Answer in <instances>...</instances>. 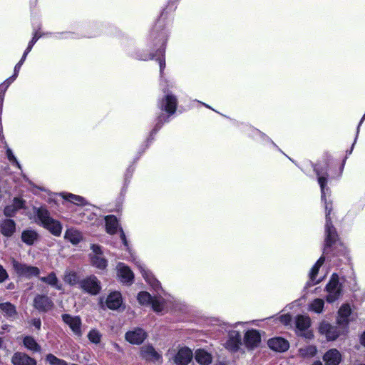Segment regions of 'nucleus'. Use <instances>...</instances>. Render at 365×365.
<instances>
[{"mask_svg": "<svg viewBox=\"0 0 365 365\" xmlns=\"http://www.w3.org/2000/svg\"><path fill=\"white\" fill-rule=\"evenodd\" d=\"M354 145L353 143L350 150H346V155L352 153ZM346 158L347 156L343 159L341 163L339 165L337 172L334 175H329V171H331L334 168V160L331 154L328 152L324 153L322 163H312L313 170L317 177V181L320 186L321 200L324 202L325 210L324 230H327L329 234L330 233V229L336 227L334 226L332 222L334 215L332 212L334 210L333 202L327 199V195L329 196L331 193L330 188L327 186L328 180L329 178H339L341 175Z\"/></svg>", "mask_w": 365, "mask_h": 365, "instance_id": "nucleus-1", "label": "nucleus"}, {"mask_svg": "<svg viewBox=\"0 0 365 365\" xmlns=\"http://www.w3.org/2000/svg\"><path fill=\"white\" fill-rule=\"evenodd\" d=\"M163 93L164 96L158 100L157 107L165 113H162L158 115L156 123L147 138V147L153 142L154 136L163 127V124L170 121V118L176 113L178 108V100L177 96L169 91L168 88H163Z\"/></svg>", "mask_w": 365, "mask_h": 365, "instance_id": "nucleus-2", "label": "nucleus"}, {"mask_svg": "<svg viewBox=\"0 0 365 365\" xmlns=\"http://www.w3.org/2000/svg\"><path fill=\"white\" fill-rule=\"evenodd\" d=\"M166 18L167 12L163 9L148 36V46L153 53H156V56L160 53H165L166 51L168 40V31L165 26Z\"/></svg>", "mask_w": 365, "mask_h": 365, "instance_id": "nucleus-3", "label": "nucleus"}, {"mask_svg": "<svg viewBox=\"0 0 365 365\" xmlns=\"http://www.w3.org/2000/svg\"><path fill=\"white\" fill-rule=\"evenodd\" d=\"M323 252L330 257H348V250L341 241L336 228L330 229V233L325 230Z\"/></svg>", "mask_w": 365, "mask_h": 365, "instance_id": "nucleus-4", "label": "nucleus"}, {"mask_svg": "<svg viewBox=\"0 0 365 365\" xmlns=\"http://www.w3.org/2000/svg\"><path fill=\"white\" fill-rule=\"evenodd\" d=\"M36 221L42 227L48 230L55 237H60L63 230L61 222L51 217L50 212L45 206L34 207Z\"/></svg>", "mask_w": 365, "mask_h": 365, "instance_id": "nucleus-5", "label": "nucleus"}, {"mask_svg": "<svg viewBox=\"0 0 365 365\" xmlns=\"http://www.w3.org/2000/svg\"><path fill=\"white\" fill-rule=\"evenodd\" d=\"M325 290L328 293L326 296L328 303H333L340 297L342 293V284L339 283V277L336 273L331 274Z\"/></svg>", "mask_w": 365, "mask_h": 365, "instance_id": "nucleus-6", "label": "nucleus"}, {"mask_svg": "<svg viewBox=\"0 0 365 365\" xmlns=\"http://www.w3.org/2000/svg\"><path fill=\"white\" fill-rule=\"evenodd\" d=\"M295 325L297 328L296 334L299 336L306 339H312L314 334L312 330H309L311 327V319L309 316L297 315L295 318Z\"/></svg>", "mask_w": 365, "mask_h": 365, "instance_id": "nucleus-7", "label": "nucleus"}, {"mask_svg": "<svg viewBox=\"0 0 365 365\" xmlns=\"http://www.w3.org/2000/svg\"><path fill=\"white\" fill-rule=\"evenodd\" d=\"M11 264L13 269L19 277L30 279L32 277H38L40 274L38 267L21 263L14 258H12Z\"/></svg>", "mask_w": 365, "mask_h": 365, "instance_id": "nucleus-8", "label": "nucleus"}, {"mask_svg": "<svg viewBox=\"0 0 365 365\" xmlns=\"http://www.w3.org/2000/svg\"><path fill=\"white\" fill-rule=\"evenodd\" d=\"M319 332L324 335L327 341H335L339 336L346 334L339 326L331 325L326 321L319 324Z\"/></svg>", "mask_w": 365, "mask_h": 365, "instance_id": "nucleus-9", "label": "nucleus"}, {"mask_svg": "<svg viewBox=\"0 0 365 365\" xmlns=\"http://www.w3.org/2000/svg\"><path fill=\"white\" fill-rule=\"evenodd\" d=\"M80 288L91 295L98 294L101 289L100 282L94 275H91L82 279L80 282Z\"/></svg>", "mask_w": 365, "mask_h": 365, "instance_id": "nucleus-10", "label": "nucleus"}, {"mask_svg": "<svg viewBox=\"0 0 365 365\" xmlns=\"http://www.w3.org/2000/svg\"><path fill=\"white\" fill-rule=\"evenodd\" d=\"M34 307L39 312L46 313L54 306L52 299L46 294H36L33 302Z\"/></svg>", "mask_w": 365, "mask_h": 365, "instance_id": "nucleus-11", "label": "nucleus"}, {"mask_svg": "<svg viewBox=\"0 0 365 365\" xmlns=\"http://www.w3.org/2000/svg\"><path fill=\"white\" fill-rule=\"evenodd\" d=\"M61 318L63 322L70 327L75 335L77 336H82V322L79 316H71L69 314H63Z\"/></svg>", "mask_w": 365, "mask_h": 365, "instance_id": "nucleus-12", "label": "nucleus"}, {"mask_svg": "<svg viewBox=\"0 0 365 365\" xmlns=\"http://www.w3.org/2000/svg\"><path fill=\"white\" fill-rule=\"evenodd\" d=\"M148 334L143 329L136 327L133 330L128 331L125 334V340L131 344L140 345L147 338Z\"/></svg>", "mask_w": 365, "mask_h": 365, "instance_id": "nucleus-13", "label": "nucleus"}, {"mask_svg": "<svg viewBox=\"0 0 365 365\" xmlns=\"http://www.w3.org/2000/svg\"><path fill=\"white\" fill-rule=\"evenodd\" d=\"M244 343L245 346L250 350L259 346L261 343V334L257 329L247 330L244 336Z\"/></svg>", "mask_w": 365, "mask_h": 365, "instance_id": "nucleus-14", "label": "nucleus"}, {"mask_svg": "<svg viewBox=\"0 0 365 365\" xmlns=\"http://www.w3.org/2000/svg\"><path fill=\"white\" fill-rule=\"evenodd\" d=\"M140 356L142 359L156 362L162 360V356L158 354L152 345H145L140 348Z\"/></svg>", "mask_w": 365, "mask_h": 365, "instance_id": "nucleus-15", "label": "nucleus"}, {"mask_svg": "<svg viewBox=\"0 0 365 365\" xmlns=\"http://www.w3.org/2000/svg\"><path fill=\"white\" fill-rule=\"evenodd\" d=\"M242 344L241 335L237 331H231L229 333L228 339L226 341L225 347L232 352H237Z\"/></svg>", "mask_w": 365, "mask_h": 365, "instance_id": "nucleus-16", "label": "nucleus"}, {"mask_svg": "<svg viewBox=\"0 0 365 365\" xmlns=\"http://www.w3.org/2000/svg\"><path fill=\"white\" fill-rule=\"evenodd\" d=\"M192 359V350L184 346L178 350L175 356V363L178 365H187Z\"/></svg>", "mask_w": 365, "mask_h": 365, "instance_id": "nucleus-17", "label": "nucleus"}, {"mask_svg": "<svg viewBox=\"0 0 365 365\" xmlns=\"http://www.w3.org/2000/svg\"><path fill=\"white\" fill-rule=\"evenodd\" d=\"M13 365H36V361L34 358L29 356L24 352L16 351L11 357Z\"/></svg>", "mask_w": 365, "mask_h": 365, "instance_id": "nucleus-18", "label": "nucleus"}, {"mask_svg": "<svg viewBox=\"0 0 365 365\" xmlns=\"http://www.w3.org/2000/svg\"><path fill=\"white\" fill-rule=\"evenodd\" d=\"M267 344L272 350L278 352H284L289 348V341L282 337L269 339Z\"/></svg>", "mask_w": 365, "mask_h": 365, "instance_id": "nucleus-19", "label": "nucleus"}, {"mask_svg": "<svg viewBox=\"0 0 365 365\" xmlns=\"http://www.w3.org/2000/svg\"><path fill=\"white\" fill-rule=\"evenodd\" d=\"M322 359L325 365H339L342 360V356L339 350L333 348L329 349Z\"/></svg>", "mask_w": 365, "mask_h": 365, "instance_id": "nucleus-20", "label": "nucleus"}, {"mask_svg": "<svg viewBox=\"0 0 365 365\" xmlns=\"http://www.w3.org/2000/svg\"><path fill=\"white\" fill-rule=\"evenodd\" d=\"M106 306L109 309L116 310L120 307L123 304V299L120 292H113L108 294L106 302Z\"/></svg>", "mask_w": 365, "mask_h": 365, "instance_id": "nucleus-21", "label": "nucleus"}, {"mask_svg": "<svg viewBox=\"0 0 365 365\" xmlns=\"http://www.w3.org/2000/svg\"><path fill=\"white\" fill-rule=\"evenodd\" d=\"M1 233L7 237H11L16 232V222L11 219H5L0 223Z\"/></svg>", "mask_w": 365, "mask_h": 365, "instance_id": "nucleus-22", "label": "nucleus"}, {"mask_svg": "<svg viewBox=\"0 0 365 365\" xmlns=\"http://www.w3.org/2000/svg\"><path fill=\"white\" fill-rule=\"evenodd\" d=\"M39 235L34 230H24L21 232V241L26 245L31 246L38 240Z\"/></svg>", "mask_w": 365, "mask_h": 365, "instance_id": "nucleus-23", "label": "nucleus"}, {"mask_svg": "<svg viewBox=\"0 0 365 365\" xmlns=\"http://www.w3.org/2000/svg\"><path fill=\"white\" fill-rule=\"evenodd\" d=\"M106 231L108 234L113 235L117 233L119 226L118 220L113 215H107L105 217Z\"/></svg>", "mask_w": 365, "mask_h": 365, "instance_id": "nucleus-24", "label": "nucleus"}, {"mask_svg": "<svg viewBox=\"0 0 365 365\" xmlns=\"http://www.w3.org/2000/svg\"><path fill=\"white\" fill-rule=\"evenodd\" d=\"M0 311L7 318L17 315L16 307L9 302L0 303Z\"/></svg>", "mask_w": 365, "mask_h": 365, "instance_id": "nucleus-25", "label": "nucleus"}, {"mask_svg": "<svg viewBox=\"0 0 365 365\" xmlns=\"http://www.w3.org/2000/svg\"><path fill=\"white\" fill-rule=\"evenodd\" d=\"M195 359L202 365H208L212 362L211 354L203 349H198L195 352Z\"/></svg>", "mask_w": 365, "mask_h": 365, "instance_id": "nucleus-26", "label": "nucleus"}, {"mask_svg": "<svg viewBox=\"0 0 365 365\" xmlns=\"http://www.w3.org/2000/svg\"><path fill=\"white\" fill-rule=\"evenodd\" d=\"M64 237L73 245H78L83 239L81 233L73 229H68Z\"/></svg>", "mask_w": 365, "mask_h": 365, "instance_id": "nucleus-27", "label": "nucleus"}, {"mask_svg": "<svg viewBox=\"0 0 365 365\" xmlns=\"http://www.w3.org/2000/svg\"><path fill=\"white\" fill-rule=\"evenodd\" d=\"M23 344L27 349L34 352H40L41 351V346L31 336H24L23 338Z\"/></svg>", "mask_w": 365, "mask_h": 365, "instance_id": "nucleus-28", "label": "nucleus"}, {"mask_svg": "<svg viewBox=\"0 0 365 365\" xmlns=\"http://www.w3.org/2000/svg\"><path fill=\"white\" fill-rule=\"evenodd\" d=\"M63 198L78 206H84L87 205L86 200L82 196L74 195L72 193H65L62 195Z\"/></svg>", "mask_w": 365, "mask_h": 365, "instance_id": "nucleus-29", "label": "nucleus"}, {"mask_svg": "<svg viewBox=\"0 0 365 365\" xmlns=\"http://www.w3.org/2000/svg\"><path fill=\"white\" fill-rule=\"evenodd\" d=\"M119 276L123 282H132L134 279V274L128 266H123L119 269Z\"/></svg>", "mask_w": 365, "mask_h": 365, "instance_id": "nucleus-30", "label": "nucleus"}, {"mask_svg": "<svg viewBox=\"0 0 365 365\" xmlns=\"http://www.w3.org/2000/svg\"><path fill=\"white\" fill-rule=\"evenodd\" d=\"M39 279L51 287H56L57 289H61V286L58 285V279L56 277V274L54 272H50L46 277H41Z\"/></svg>", "mask_w": 365, "mask_h": 365, "instance_id": "nucleus-31", "label": "nucleus"}, {"mask_svg": "<svg viewBox=\"0 0 365 365\" xmlns=\"http://www.w3.org/2000/svg\"><path fill=\"white\" fill-rule=\"evenodd\" d=\"M90 258L91 264L100 269H104L108 266L106 259L101 257V255H90Z\"/></svg>", "mask_w": 365, "mask_h": 365, "instance_id": "nucleus-32", "label": "nucleus"}, {"mask_svg": "<svg viewBox=\"0 0 365 365\" xmlns=\"http://www.w3.org/2000/svg\"><path fill=\"white\" fill-rule=\"evenodd\" d=\"M324 261L325 257L322 255L318 259V260L312 267L309 273V277L312 281L316 280V277L319 273V270L320 267L322 266V264L324 263Z\"/></svg>", "mask_w": 365, "mask_h": 365, "instance_id": "nucleus-33", "label": "nucleus"}, {"mask_svg": "<svg viewBox=\"0 0 365 365\" xmlns=\"http://www.w3.org/2000/svg\"><path fill=\"white\" fill-rule=\"evenodd\" d=\"M64 280L67 284H68L71 286H75L76 284L80 285V282L81 281L80 280V277L78 273L73 271L67 273L65 275Z\"/></svg>", "mask_w": 365, "mask_h": 365, "instance_id": "nucleus-34", "label": "nucleus"}, {"mask_svg": "<svg viewBox=\"0 0 365 365\" xmlns=\"http://www.w3.org/2000/svg\"><path fill=\"white\" fill-rule=\"evenodd\" d=\"M324 307V302L322 299H314L309 304V309L315 313L320 314L323 312Z\"/></svg>", "mask_w": 365, "mask_h": 365, "instance_id": "nucleus-35", "label": "nucleus"}, {"mask_svg": "<svg viewBox=\"0 0 365 365\" xmlns=\"http://www.w3.org/2000/svg\"><path fill=\"white\" fill-rule=\"evenodd\" d=\"M153 297L146 291H141L138 294L137 299L141 305H150Z\"/></svg>", "mask_w": 365, "mask_h": 365, "instance_id": "nucleus-36", "label": "nucleus"}, {"mask_svg": "<svg viewBox=\"0 0 365 365\" xmlns=\"http://www.w3.org/2000/svg\"><path fill=\"white\" fill-rule=\"evenodd\" d=\"M299 352L304 357H313L316 355L317 349L314 345H308L304 348H301Z\"/></svg>", "mask_w": 365, "mask_h": 365, "instance_id": "nucleus-37", "label": "nucleus"}, {"mask_svg": "<svg viewBox=\"0 0 365 365\" xmlns=\"http://www.w3.org/2000/svg\"><path fill=\"white\" fill-rule=\"evenodd\" d=\"M349 317H342L341 315H338L336 319V325L347 334L349 331Z\"/></svg>", "mask_w": 365, "mask_h": 365, "instance_id": "nucleus-38", "label": "nucleus"}, {"mask_svg": "<svg viewBox=\"0 0 365 365\" xmlns=\"http://www.w3.org/2000/svg\"><path fill=\"white\" fill-rule=\"evenodd\" d=\"M102 335L98 330L93 329L88 334V340L93 344H99L101 340Z\"/></svg>", "mask_w": 365, "mask_h": 365, "instance_id": "nucleus-39", "label": "nucleus"}, {"mask_svg": "<svg viewBox=\"0 0 365 365\" xmlns=\"http://www.w3.org/2000/svg\"><path fill=\"white\" fill-rule=\"evenodd\" d=\"M46 360L51 365H68V363L65 360L57 358L53 354H47L46 356Z\"/></svg>", "mask_w": 365, "mask_h": 365, "instance_id": "nucleus-40", "label": "nucleus"}, {"mask_svg": "<svg viewBox=\"0 0 365 365\" xmlns=\"http://www.w3.org/2000/svg\"><path fill=\"white\" fill-rule=\"evenodd\" d=\"M16 78H13V75L8 78L3 83L0 85V90H1V103L4 101L5 92L7 90L9 85L16 79Z\"/></svg>", "mask_w": 365, "mask_h": 365, "instance_id": "nucleus-41", "label": "nucleus"}, {"mask_svg": "<svg viewBox=\"0 0 365 365\" xmlns=\"http://www.w3.org/2000/svg\"><path fill=\"white\" fill-rule=\"evenodd\" d=\"M155 57H156V53H153L151 51L149 53H144L138 52V53H135V58L136 59L139 60V61H149V60H153Z\"/></svg>", "mask_w": 365, "mask_h": 365, "instance_id": "nucleus-42", "label": "nucleus"}, {"mask_svg": "<svg viewBox=\"0 0 365 365\" xmlns=\"http://www.w3.org/2000/svg\"><path fill=\"white\" fill-rule=\"evenodd\" d=\"M351 309L349 304H343L338 310V315L342 317H350Z\"/></svg>", "mask_w": 365, "mask_h": 365, "instance_id": "nucleus-43", "label": "nucleus"}, {"mask_svg": "<svg viewBox=\"0 0 365 365\" xmlns=\"http://www.w3.org/2000/svg\"><path fill=\"white\" fill-rule=\"evenodd\" d=\"M154 59H155L159 63L160 73V75L162 76L163 73V71L165 68V53H160Z\"/></svg>", "mask_w": 365, "mask_h": 365, "instance_id": "nucleus-44", "label": "nucleus"}, {"mask_svg": "<svg viewBox=\"0 0 365 365\" xmlns=\"http://www.w3.org/2000/svg\"><path fill=\"white\" fill-rule=\"evenodd\" d=\"M25 203H26V201L24 199H22L21 197H15L13 199V204L11 205L14 206V208L18 211L21 209L25 208Z\"/></svg>", "mask_w": 365, "mask_h": 365, "instance_id": "nucleus-45", "label": "nucleus"}, {"mask_svg": "<svg viewBox=\"0 0 365 365\" xmlns=\"http://www.w3.org/2000/svg\"><path fill=\"white\" fill-rule=\"evenodd\" d=\"M41 37V34L36 31L34 34V36L31 38V40L29 42L27 46V50L28 51H31L34 44L36 43V41Z\"/></svg>", "mask_w": 365, "mask_h": 365, "instance_id": "nucleus-46", "label": "nucleus"}, {"mask_svg": "<svg viewBox=\"0 0 365 365\" xmlns=\"http://www.w3.org/2000/svg\"><path fill=\"white\" fill-rule=\"evenodd\" d=\"M150 305H151L153 311L156 312H160L162 311V304L159 299L156 297H153L151 302H150Z\"/></svg>", "mask_w": 365, "mask_h": 365, "instance_id": "nucleus-47", "label": "nucleus"}, {"mask_svg": "<svg viewBox=\"0 0 365 365\" xmlns=\"http://www.w3.org/2000/svg\"><path fill=\"white\" fill-rule=\"evenodd\" d=\"M17 210L11 205H6L4 209V214L5 216L11 217H14Z\"/></svg>", "mask_w": 365, "mask_h": 365, "instance_id": "nucleus-48", "label": "nucleus"}, {"mask_svg": "<svg viewBox=\"0 0 365 365\" xmlns=\"http://www.w3.org/2000/svg\"><path fill=\"white\" fill-rule=\"evenodd\" d=\"M279 322L284 325H289L292 322V316L289 314H284L279 317Z\"/></svg>", "mask_w": 365, "mask_h": 365, "instance_id": "nucleus-49", "label": "nucleus"}, {"mask_svg": "<svg viewBox=\"0 0 365 365\" xmlns=\"http://www.w3.org/2000/svg\"><path fill=\"white\" fill-rule=\"evenodd\" d=\"M9 278V274L7 271L4 268V267L0 264V283L4 282Z\"/></svg>", "mask_w": 365, "mask_h": 365, "instance_id": "nucleus-50", "label": "nucleus"}, {"mask_svg": "<svg viewBox=\"0 0 365 365\" xmlns=\"http://www.w3.org/2000/svg\"><path fill=\"white\" fill-rule=\"evenodd\" d=\"M29 324L34 327L38 331L41 329V321L40 318H34L30 322Z\"/></svg>", "mask_w": 365, "mask_h": 365, "instance_id": "nucleus-51", "label": "nucleus"}, {"mask_svg": "<svg viewBox=\"0 0 365 365\" xmlns=\"http://www.w3.org/2000/svg\"><path fill=\"white\" fill-rule=\"evenodd\" d=\"M91 249L92 250L93 253H95L94 255L100 256V255H103V251L101 250V247L98 245L92 244L91 246Z\"/></svg>", "mask_w": 365, "mask_h": 365, "instance_id": "nucleus-52", "label": "nucleus"}, {"mask_svg": "<svg viewBox=\"0 0 365 365\" xmlns=\"http://www.w3.org/2000/svg\"><path fill=\"white\" fill-rule=\"evenodd\" d=\"M6 153L7 158L9 159V160L10 162H11L12 163H15L19 165V163H18L16 158H15V156L14 155L11 149L8 148L6 151Z\"/></svg>", "mask_w": 365, "mask_h": 365, "instance_id": "nucleus-53", "label": "nucleus"}, {"mask_svg": "<svg viewBox=\"0 0 365 365\" xmlns=\"http://www.w3.org/2000/svg\"><path fill=\"white\" fill-rule=\"evenodd\" d=\"M22 64L18 62L14 66L13 78H17Z\"/></svg>", "mask_w": 365, "mask_h": 365, "instance_id": "nucleus-54", "label": "nucleus"}, {"mask_svg": "<svg viewBox=\"0 0 365 365\" xmlns=\"http://www.w3.org/2000/svg\"><path fill=\"white\" fill-rule=\"evenodd\" d=\"M120 240H122L123 245L126 247L128 246V240L126 239V237H125V235L123 230L122 228H120Z\"/></svg>", "mask_w": 365, "mask_h": 365, "instance_id": "nucleus-55", "label": "nucleus"}, {"mask_svg": "<svg viewBox=\"0 0 365 365\" xmlns=\"http://www.w3.org/2000/svg\"><path fill=\"white\" fill-rule=\"evenodd\" d=\"M29 52L30 51H28L27 48H26V50L24 51V52L23 53V56H22L21 58L19 61L20 63H21V64L24 63V62L25 61V60L26 58V56H27V55L29 54Z\"/></svg>", "mask_w": 365, "mask_h": 365, "instance_id": "nucleus-56", "label": "nucleus"}, {"mask_svg": "<svg viewBox=\"0 0 365 365\" xmlns=\"http://www.w3.org/2000/svg\"><path fill=\"white\" fill-rule=\"evenodd\" d=\"M360 343L361 345L365 346V331L363 332V334L360 336Z\"/></svg>", "mask_w": 365, "mask_h": 365, "instance_id": "nucleus-57", "label": "nucleus"}, {"mask_svg": "<svg viewBox=\"0 0 365 365\" xmlns=\"http://www.w3.org/2000/svg\"><path fill=\"white\" fill-rule=\"evenodd\" d=\"M15 288V284L14 282H10L7 287H6V289H14Z\"/></svg>", "mask_w": 365, "mask_h": 365, "instance_id": "nucleus-58", "label": "nucleus"}, {"mask_svg": "<svg viewBox=\"0 0 365 365\" xmlns=\"http://www.w3.org/2000/svg\"><path fill=\"white\" fill-rule=\"evenodd\" d=\"M365 120V113L364 114V115L362 116L359 125H358V128H357V130L359 131V127L360 125L362 124L363 121Z\"/></svg>", "mask_w": 365, "mask_h": 365, "instance_id": "nucleus-59", "label": "nucleus"}, {"mask_svg": "<svg viewBox=\"0 0 365 365\" xmlns=\"http://www.w3.org/2000/svg\"><path fill=\"white\" fill-rule=\"evenodd\" d=\"M312 365H323L319 361H314Z\"/></svg>", "mask_w": 365, "mask_h": 365, "instance_id": "nucleus-60", "label": "nucleus"}, {"mask_svg": "<svg viewBox=\"0 0 365 365\" xmlns=\"http://www.w3.org/2000/svg\"><path fill=\"white\" fill-rule=\"evenodd\" d=\"M143 277H144V279H145L147 280V277L145 274H143Z\"/></svg>", "mask_w": 365, "mask_h": 365, "instance_id": "nucleus-61", "label": "nucleus"}, {"mask_svg": "<svg viewBox=\"0 0 365 365\" xmlns=\"http://www.w3.org/2000/svg\"><path fill=\"white\" fill-rule=\"evenodd\" d=\"M359 365H365V364H359Z\"/></svg>", "mask_w": 365, "mask_h": 365, "instance_id": "nucleus-62", "label": "nucleus"}]
</instances>
